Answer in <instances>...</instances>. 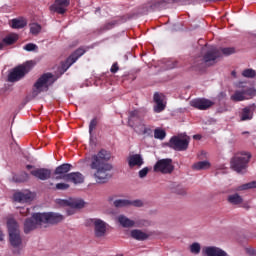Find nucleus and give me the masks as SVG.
Segmentation results:
<instances>
[{
	"mask_svg": "<svg viewBox=\"0 0 256 256\" xmlns=\"http://www.w3.org/2000/svg\"><path fill=\"white\" fill-rule=\"evenodd\" d=\"M111 159V154L106 150H100L97 154L92 156L90 167L93 169L94 177L97 183H105L111 179V172L113 165L107 163Z\"/></svg>",
	"mask_w": 256,
	"mask_h": 256,
	"instance_id": "1",
	"label": "nucleus"
},
{
	"mask_svg": "<svg viewBox=\"0 0 256 256\" xmlns=\"http://www.w3.org/2000/svg\"><path fill=\"white\" fill-rule=\"evenodd\" d=\"M61 221H63V215L58 213H33L31 218H27L24 222V233H31V231H35L37 227H41V225H45L47 223L55 225V223H61Z\"/></svg>",
	"mask_w": 256,
	"mask_h": 256,
	"instance_id": "2",
	"label": "nucleus"
},
{
	"mask_svg": "<svg viewBox=\"0 0 256 256\" xmlns=\"http://www.w3.org/2000/svg\"><path fill=\"white\" fill-rule=\"evenodd\" d=\"M57 81V78L51 73L43 74L34 84V89L32 91V97L35 98L43 91H48L49 87Z\"/></svg>",
	"mask_w": 256,
	"mask_h": 256,
	"instance_id": "3",
	"label": "nucleus"
},
{
	"mask_svg": "<svg viewBox=\"0 0 256 256\" xmlns=\"http://www.w3.org/2000/svg\"><path fill=\"white\" fill-rule=\"evenodd\" d=\"M7 228L9 233V241L12 247H19L22 243L21 231L19 230V224L15 219L9 218L7 221Z\"/></svg>",
	"mask_w": 256,
	"mask_h": 256,
	"instance_id": "4",
	"label": "nucleus"
},
{
	"mask_svg": "<svg viewBox=\"0 0 256 256\" xmlns=\"http://www.w3.org/2000/svg\"><path fill=\"white\" fill-rule=\"evenodd\" d=\"M189 143H191V138L189 136L186 134H179L173 136L167 145L170 149H174V151H187V149H189Z\"/></svg>",
	"mask_w": 256,
	"mask_h": 256,
	"instance_id": "5",
	"label": "nucleus"
},
{
	"mask_svg": "<svg viewBox=\"0 0 256 256\" xmlns=\"http://www.w3.org/2000/svg\"><path fill=\"white\" fill-rule=\"evenodd\" d=\"M249 159H251V154L244 152L240 154H236L230 162L231 168L237 173H243L245 169H247V164L249 163Z\"/></svg>",
	"mask_w": 256,
	"mask_h": 256,
	"instance_id": "6",
	"label": "nucleus"
},
{
	"mask_svg": "<svg viewBox=\"0 0 256 256\" xmlns=\"http://www.w3.org/2000/svg\"><path fill=\"white\" fill-rule=\"evenodd\" d=\"M31 67H33V62H26L25 64L14 68L8 75V81L10 83L21 81V79L31 71Z\"/></svg>",
	"mask_w": 256,
	"mask_h": 256,
	"instance_id": "7",
	"label": "nucleus"
},
{
	"mask_svg": "<svg viewBox=\"0 0 256 256\" xmlns=\"http://www.w3.org/2000/svg\"><path fill=\"white\" fill-rule=\"evenodd\" d=\"M155 173H163V175H171L172 171H175L173 166V160L171 158L161 159L154 165Z\"/></svg>",
	"mask_w": 256,
	"mask_h": 256,
	"instance_id": "8",
	"label": "nucleus"
},
{
	"mask_svg": "<svg viewBox=\"0 0 256 256\" xmlns=\"http://www.w3.org/2000/svg\"><path fill=\"white\" fill-rule=\"evenodd\" d=\"M256 95L255 88L244 87L241 90H236L230 97L231 101H247V99H253Z\"/></svg>",
	"mask_w": 256,
	"mask_h": 256,
	"instance_id": "9",
	"label": "nucleus"
},
{
	"mask_svg": "<svg viewBox=\"0 0 256 256\" xmlns=\"http://www.w3.org/2000/svg\"><path fill=\"white\" fill-rule=\"evenodd\" d=\"M141 116H139V112L137 110H133L131 112H129V116H128V125L129 127H132V129H134V131H136V133H147V128L145 127L144 124L140 125V129L137 128V125H139V123H141Z\"/></svg>",
	"mask_w": 256,
	"mask_h": 256,
	"instance_id": "10",
	"label": "nucleus"
},
{
	"mask_svg": "<svg viewBox=\"0 0 256 256\" xmlns=\"http://www.w3.org/2000/svg\"><path fill=\"white\" fill-rule=\"evenodd\" d=\"M221 57V51L219 48L212 46L203 56V62L205 65L210 67V65H215L217 63V59Z\"/></svg>",
	"mask_w": 256,
	"mask_h": 256,
	"instance_id": "11",
	"label": "nucleus"
},
{
	"mask_svg": "<svg viewBox=\"0 0 256 256\" xmlns=\"http://www.w3.org/2000/svg\"><path fill=\"white\" fill-rule=\"evenodd\" d=\"M190 105L199 111H207V109H211L215 105V102L207 98H196L190 101Z\"/></svg>",
	"mask_w": 256,
	"mask_h": 256,
	"instance_id": "12",
	"label": "nucleus"
},
{
	"mask_svg": "<svg viewBox=\"0 0 256 256\" xmlns=\"http://www.w3.org/2000/svg\"><path fill=\"white\" fill-rule=\"evenodd\" d=\"M83 55H85V50L83 48L77 49L65 62L62 63V73H65V71H67L73 63H76L79 57H83Z\"/></svg>",
	"mask_w": 256,
	"mask_h": 256,
	"instance_id": "13",
	"label": "nucleus"
},
{
	"mask_svg": "<svg viewBox=\"0 0 256 256\" xmlns=\"http://www.w3.org/2000/svg\"><path fill=\"white\" fill-rule=\"evenodd\" d=\"M71 164H62L58 167H56L54 171V177L55 181H66L67 176L69 175V172L71 171Z\"/></svg>",
	"mask_w": 256,
	"mask_h": 256,
	"instance_id": "14",
	"label": "nucleus"
},
{
	"mask_svg": "<svg viewBox=\"0 0 256 256\" xmlns=\"http://www.w3.org/2000/svg\"><path fill=\"white\" fill-rule=\"evenodd\" d=\"M69 3V0H55L54 4L50 6V11L63 15L67 12Z\"/></svg>",
	"mask_w": 256,
	"mask_h": 256,
	"instance_id": "15",
	"label": "nucleus"
},
{
	"mask_svg": "<svg viewBox=\"0 0 256 256\" xmlns=\"http://www.w3.org/2000/svg\"><path fill=\"white\" fill-rule=\"evenodd\" d=\"M93 225L96 237H104L105 233H107V223L101 219H94Z\"/></svg>",
	"mask_w": 256,
	"mask_h": 256,
	"instance_id": "16",
	"label": "nucleus"
},
{
	"mask_svg": "<svg viewBox=\"0 0 256 256\" xmlns=\"http://www.w3.org/2000/svg\"><path fill=\"white\" fill-rule=\"evenodd\" d=\"M30 173L33 177H36V179H40V181H47V179H51V169L36 168Z\"/></svg>",
	"mask_w": 256,
	"mask_h": 256,
	"instance_id": "17",
	"label": "nucleus"
},
{
	"mask_svg": "<svg viewBox=\"0 0 256 256\" xmlns=\"http://www.w3.org/2000/svg\"><path fill=\"white\" fill-rule=\"evenodd\" d=\"M13 197L16 203H30V201L34 199L35 195L30 191H25V192H16Z\"/></svg>",
	"mask_w": 256,
	"mask_h": 256,
	"instance_id": "18",
	"label": "nucleus"
},
{
	"mask_svg": "<svg viewBox=\"0 0 256 256\" xmlns=\"http://www.w3.org/2000/svg\"><path fill=\"white\" fill-rule=\"evenodd\" d=\"M154 103H156L154 106V113H161L162 111H165V107H167V105L163 102V95L158 92L154 93Z\"/></svg>",
	"mask_w": 256,
	"mask_h": 256,
	"instance_id": "19",
	"label": "nucleus"
},
{
	"mask_svg": "<svg viewBox=\"0 0 256 256\" xmlns=\"http://www.w3.org/2000/svg\"><path fill=\"white\" fill-rule=\"evenodd\" d=\"M69 183H74V185H79L85 181V177L81 172H71L66 176V180Z\"/></svg>",
	"mask_w": 256,
	"mask_h": 256,
	"instance_id": "20",
	"label": "nucleus"
},
{
	"mask_svg": "<svg viewBox=\"0 0 256 256\" xmlns=\"http://www.w3.org/2000/svg\"><path fill=\"white\" fill-rule=\"evenodd\" d=\"M143 163V156L140 154H133L128 157V165L129 167H142Z\"/></svg>",
	"mask_w": 256,
	"mask_h": 256,
	"instance_id": "21",
	"label": "nucleus"
},
{
	"mask_svg": "<svg viewBox=\"0 0 256 256\" xmlns=\"http://www.w3.org/2000/svg\"><path fill=\"white\" fill-rule=\"evenodd\" d=\"M255 107V104L245 107L241 113V121H251V119H253Z\"/></svg>",
	"mask_w": 256,
	"mask_h": 256,
	"instance_id": "22",
	"label": "nucleus"
},
{
	"mask_svg": "<svg viewBox=\"0 0 256 256\" xmlns=\"http://www.w3.org/2000/svg\"><path fill=\"white\" fill-rule=\"evenodd\" d=\"M118 223L121 225V227H124L125 229H129L131 227H135V222L131 219H129L125 215H119L117 217Z\"/></svg>",
	"mask_w": 256,
	"mask_h": 256,
	"instance_id": "23",
	"label": "nucleus"
},
{
	"mask_svg": "<svg viewBox=\"0 0 256 256\" xmlns=\"http://www.w3.org/2000/svg\"><path fill=\"white\" fill-rule=\"evenodd\" d=\"M130 235L132 237V239H136V241H145L147 239H149V235H147V233L138 230V229H134L130 232Z\"/></svg>",
	"mask_w": 256,
	"mask_h": 256,
	"instance_id": "24",
	"label": "nucleus"
},
{
	"mask_svg": "<svg viewBox=\"0 0 256 256\" xmlns=\"http://www.w3.org/2000/svg\"><path fill=\"white\" fill-rule=\"evenodd\" d=\"M209 167H211V163L207 160L199 161L192 165V169H194V171H205L206 169H209Z\"/></svg>",
	"mask_w": 256,
	"mask_h": 256,
	"instance_id": "25",
	"label": "nucleus"
},
{
	"mask_svg": "<svg viewBox=\"0 0 256 256\" xmlns=\"http://www.w3.org/2000/svg\"><path fill=\"white\" fill-rule=\"evenodd\" d=\"M227 201L231 205H241V203H243V197H241V195H239L238 193H235L229 195Z\"/></svg>",
	"mask_w": 256,
	"mask_h": 256,
	"instance_id": "26",
	"label": "nucleus"
},
{
	"mask_svg": "<svg viewBox=\"0 0 256 256\" xmlns=\"http://www.w3.org/2000/svg\"><path fill=\"white\" fill-rule=\"evenodd\" d=\"M69 207L72 209H83L85 207V201L81 199H72L68 202Z\"/></svg>",
	"mask_w": 256,
	"mask_h": 256,
	"instance_id": "27",
	"label": "nucleus"
},
{
	"mask_svg": "<svg viewBox=\"0 0 256 256\" xmlns=\"http://www.w3.org/2000/svg\"><path fill=\"white\" fill-rule=\"evenodd\" d=\"M10 25L12 29H23V27L27 26V21L24 19H13Z\"/></svg>",
	"mask_w": 256,
	"mask_h": 256,
	"instance_id": "28",
	"label": "nucleus"
},
{
	"mask_svg": "<svg viewBox=\"0 0 256 256\" xmlns=\"http://www.w3.org/2000/svg\"><path fill=\"white\" fill-rule=\"evenodd\" d=\"M114 207L120 209L121 207H131V200L116 199L113 201Z\"/></svg>",
	"mask_w": 256,
	"mask_h": 256,
	"instance_id": "29",
	"label": "nucleus"
},
{
	"mask_svg": "<svg viewBox=\"0 0 256 256\" xmlns=\"http://www.w3.org/2000/svg\"><path fill=\"white\" fill-rule=\"evenodd\" d=\"M18 39L19 36L17 34H10L3 39V43H5V45H13Z\"/></svg>",
	"mask_w": 256,
	"mask_h": 256,
	"instance_id": "30",
	"label": "nucleus"
},
{
	"mask_svg": "<svg viewBox=\"0 0 256 256\" xmlns=\"http://www.w3.org/2000/svg\"><path fill=\"white\" fill-rule=\"evenodd\" d=\"M165 137H167V133L165 132V130L160 129V128H156L154 130V138L155 139H159L160 141H163V139H165Z\"/></svg>",
	"mask_w": 256,
	"mask_h": 256,
	"instance_id": "31",
	"label": "nucleus"
},
{
	"mask_svg": "<svg viewBox=\"0 0 256 256\" xmlns=\"http://www.w3.org/2000/svg\"><path fill=\"white\" fill-rule=\"evenodd\" d=\"M247 189H256V181H252L239 186L237 191H247Z\"/></svg>",
	"mask_w": 256,
	"mask_h": 256,
	"instance_id": "32",
	"label": "nucleus"
},
{
	"mask_svg": "<svg viewBox=\"0 0 256 256\" xmlns=\"http://www.w3.org/2000/svg\"><path fill=\"white\" fill-rule=\"evenodd\" d=\"M171 189L174 193H177L178 195H185V189H183V186H181V184L173 183Z\"/></svg>",
	"mask_w": 256,
	"mask_h": 256,
	"instance_id": "33",
	"label": "nucleus"
},
{
	"mask_svg": "<svg viewBox=\"0 0 256 256\" xmlns=\"http://www.w3.org/2000/svg\"><path fill=\"white\" fill-rule=\"evenodd\" d=\"M190 253H193V255H199L201 253V244L198 242H194L190 245Z\"/></svg>",
	"mask_w": 256,
	"mask_h": 256,
	"instance_id": "34",
	"label": "nucleus"
},
{
	"mask_svg": "<svg viewBox=\"0 0 256 256\" xmlns=\"http://www.w3.org/2000/svg\"><path fill=\"white\" fill-rule=\"evenodd\" d=\"M30 33H32V35H39V33H41V25L38 23L30 24Z\"/></svg>",
	"mask_w": 256,
	"mask_h": 256,
	"instance_id": "35",
	"label": "nucleus"
},
{
	"mask_svg": "<svg viewBox=\"0 0 256 256\" xmlns=\"http://www.w3.org/2000/svg\"><path fill=\"white\" fill-rule=\"evenodd\" d=\"M242 75H243V77H246L247 79H253L256 76V72H255V70L249 68V69H245L242 72Z\"/></svg>",
	"mask_w": 256,
	"mask_h": 256,
	"instance_id": "36",
	"label": "nucleus"
},
{
	"mask_svg": "<svg viewBox=\"0 0 256 256\" xmlns=\"http://www.w3.org/2000/svg\"><path fill=\"white\" fill-rule=\"evenodd\" d=\"M220 57H221V53H223V55H233V53H235V48L233 47H228V48H220Z\"/></svg>",
	"mask_w": 256,
	"mask_h": 256,
	"instance_id": "37",
	"label": "nucleus"
},
{
	"mask_svg": "<svg viewBox=\"0 0 256 256\" xmlns=\"http://www.w3.org/2000/svg\"><path fill=\"white\" fill-rule=\"evenodd\" d=\"M24 51H37V49H39V46H37L36 44L33 43H28L25 46H23Z\"/></svg>",
	"mask_w": 256,
	"mask_h": 256,
	"instance_id": "38",
	"label": "nucleus"
},
{
	"mask_svg": "<svg viewBox=\"0 0 256 256\" xmlns=\"http://www.w3.org/2000/svg\"><path fill=\"white\" fill-rule=\"evenodd\" d=\"M164 64L165 69H175L177 67V62H175V60H166Z\"/></svg>",
	"mask_w": 256,
	"mask_h": 256,
	"instance_id": "39",
	"label": "nucleus"
},
{
	"mask_svg": "<svg viewBox=\"0 0 256 256\" xmlns=\"http://www.w3.org/2000/svg\"><path fill=\"white\" fill-rule=\"evenodd\" d=\"M97 127V119H92L89 124V133L90 137H93V131H95V128Z\"/></svg>",
	"mask_w": 256,
	"mask_h": 256,
	"instance_id": "40",
	"label": "nucleus"
},
{
	"mask_svg": "<svg viewBox=\"0 0 256 256\" xmlns=\"http://www.w3.org/2000/svg\"><path fill=\"white\" fill-rule=\"evenodd\" d=\"M56 191H67L69 189V184L67 183H58L55 186Z\"/></svg>",
	"mask_w": 256,
	"mask_h": 256,
	"instance_id": "41",
	"label": "nucleus"
},
{
	"mask_svg": "<svg viewBox=\"0 0 256 256\" xmlns=\"http://www.w3.org/2000/svg\"><path fill=\"white\" fill-rule=\"evenodd\" d=\"M144 205L143 200H130V206L132 207H143Z\"/></svg>",
	"mask_w": 256,
	"mask_h": 256,
	"instance_id": "42",
	"label": "nucleus"
},
{
	"mask_svg": "<svg viewBox=\"0 0 256 256\" xmlns=\"http://www.w3.org/2000/svg\"><path fill=\"white\" fill-rule=\"evenodd\" d=\"M148 173H149V168L148 167H144L143 169H141L138 172V175H139L140 179H144V177H147Z\"/></svg>",
	"mask_w": 256,
	"mask_h": 256,
	"instance_id": "43",
	"label": "nucleus"
},
{
	"mask_svg": "<svg viewBox=\"0 0 256 256\" xmlns=\"http://www.w3.org/2000/svg\"><path fill=\"white\" fill-rule=\"evenodd\" d=\"M115 27V22H108L103 26L104 31H109Z\"/></svg>",
	"mask_w": 256,
	"mask_h": 256,
	"instance_id": "44",
	"label": "nucleus"
},
{
	"mask_svg": "<svg viewBox=\"0 0 256 256\" xmlns=\"http://www.w3.org/2000/svg\"><path fill=\"white\" fill-rule=\"evenodd\" d=\"M13 179L16 181V183H23V181H27V179H29V174L24 172L23 173V178L15 179V177H14Z\"/></svg>",
	"mask_w": 256,
	"mask_h": 256,
	"instance_id": "45",
	"label": "nucleus"
},
{
	"mask_svg": "<svg viewBox=\"0 0 256 256\" xmlns=\"http://www.w3.org/2000/svg\"><path fill=\"white\" fill-rule=\"evenodd\" d=\"M29 213H30L29 208H25V207L20 208V215H22L23 217H27Z\"/></svg>",
	"mask_w": 256,
	"mask_h": 256,
	"instance_id": "46",
	"label": "nucleus"
},
{
	"mask_svg": "<svg viewBox=\"0 0 256 256\" xmlns=\"http://www.w3.org/2000/svg\"><path fill=\"white\" fill-rule=\"evenodd\" d=\"M111 73H117L119 71V66L117 63H114L110 69Z\"/></svg>",
	"mask_w": 256,
	"mask_h": 256,
	"instance_id": "47",
	"label": "nucleus"
},
{
	"mask_svg": "<svg viewBox=\"0 0 256 256\" xmlns=\"http://www.w3.org/2000/svg\"><path fill=\"white\" fill-rule=\"evenodd\" d=\"M75 214V208L71 207L67 210V215H74Z\"/></svg>",
	"mask_w": 256,
	"mask_h": 256,
	"instance_id": "48",
	"label": "nucleus"
},
{
	"mask_svg": "<svg viewBox=\"0 0 256 256\" xmlns=\"http://www.w3.org/2000/svg\"><path fill=\"white\" fill-rule=\"evenodd\" d=\"M193 139H196L197 141L201 140V135L196 134L193 136Z\"/></svg>",
	"mask_w": 256,
	"mask_h": 256,
	"instance_id": "49",
	"label": "nucleus"
},
{
	"mask_svg": "<svg viewBox=\"0 0 256 256\" xmlns=\"http://www.w3.org/2000/svg\"><path fill=\"white\" fill-rule=\"evenodd\" d=\"M247 252L249 255H255V251L253 249H248Z\"/></svg>",
	"mask_w": 256,
	"mask_h": 256,
	"instance_id": "50",
	"label": "nucleus"
},
{
	"mask_svg": "<svg viewBox=\"0 0 256 256\" xmlns=\"http://www.w3.org/2000/svg\"><path fill=\"white\" fill-rule=\"evenodd\" d=\"M0 241H3V232L0 230Z\"/></svg>",
	"mask_w": 256,
	"mask_h": 256,
	"instance_id": "51",
	"label": "nucleus"
},
{
	"mask_svg": "<svg viewBox=\"0 0 256 256\" xmlns=\"http://www.w3.org/2000/svg\"><path fill=\"white\" fill-rule=\"evenodd\" d=\"M26 168L27 169H33V165H27Z\"/></svg>",
	"mask_w": 256,
	"mask_h": 256,
	"instance_id": "52",
	"label": "nucleus"
},
{
	"mask_svg": "<svg viewBox=\"0 0 256 256\" xmlns=\"http://www.w3.org/2000/svg\"><path fill=\"white\" fill-rule=\"evenodd\" d=\"M3 49V43H0V51Z\"/></svg>",
	"mask_w": 256,
	"mask_h": 256,
	"instance_id": "53",
	"label": "nucleus"
},
{
	"mask_svg": "<svg viewBox=\"0 0 256 256\" xmlns=\"http://www.w3.org/2000/svg\"><path fill=\"white\" fill-rule=\"evenodd\" d=\"M108 201H113V197H110V198L108 199Z\"/></svg>",
	"mask_w": 256,
	"mask_h": 256,
	"instance_id": "54",
	"label": "nucleus"
},
{
	"mask_svg": "<svg viewBox=\"0 0 256 256\" xmlns=\"http://www.w3.org/2000/svg\"><path fill=\"white\" fill-rule=\"evenodd\" d=\"M232 75L235 77V75H236L235 71L232 72Z\"/></svg>",
	"mask_w": 256,
	"mask_h": 256,
	"instance_id": "55",
	"label": "nucleus"
},
{
	"mask_svg": "<svg viewBox=\"0 0 256 256\" xmlns=\"http://www.w3.org/2000/svg\"><path fill=\"white\" fill-rule=\"evenodd\" d=\"M117 256H123V254H118Z\"/></svg>",
	"mask_w": 256,
	"mask_h": 256,
	"instance_id": "56",
	"label": "nucleus"
}]
</instances>
